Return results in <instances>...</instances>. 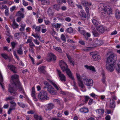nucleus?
<instances>
[{
  "label": "nucleus",
  "instance_id": "obj_37",
  "mask_svg": "<svg viewBox=\"0 0 120 120\" xmlns=\"http://www.w3.org/2000/svg\"><path fill=\"white\" fill-rule=\"evenodd\" d=\"M23 51L22 49V48L20 47L17 51V52L20 55H22L23 53Z\"/></svg>",
  "mask_w": 120,
  "mask_h": 120
},
{
  "label": "nucleus",
  "instance_id": "obj_30",
  "mask_svg": "<svg viewBox=\"0 0 120 120\" xmlns=\"http://www.w3.org/2000/svg\"><path fill=\"white\" fill-rule=\"evenodd\" d=\"M1 56L4 59L6 60H7L8 59L10 58L7 55V54H2Z\"/></svg>",
  "mask_w": 120,
  "mask_h": 120
},
{
  "label": "nucleus",
  "instance_id": "obj_42",
  "mask_svg": "<svg viewBox=\"0 0 120 120\" xmlns=\"http://www.w3.org/2000/svg\"><path fill=\"white\" fill-rule=\"evenodd\" d=\"M61 39L64 41L65 42L66 38L64 35L63 34H62L61 35Z\"/></svg>",
  "mask_w": 120,
  "mask_h": 120
},
{
  "label": "nucleus",
  "instance_id": "obj_29",
  "mask_svg": "<svg viewBox=\"0 0 120 120\" xmlns=\"http://www.w3.org/2000/svg\"><path fill=\"white\" fill-rule=\"evenodd\" d=\"M53 10H52L51 8L50 7L48 9L47 12L49 15H53Z\"/></svg>",
  "mask_w": 120,
  "mask_h": 120
},
{
  "label": "nucleus",
  "instance_id": "obj_20",
  "mask_svg": "<svg viewBox=\"0 0 120 120\" xmlns=\"http://www.w3.org/2000/svg\"><path fill=\"white\" fill-rule=\"evenodd\" d=\"M47 80L51 84L53 85L54 86L56 89L57 90H59V89L58 87L56 84L49 79H48Z\"/></svg>",
  "mask_w": 120,
  "mask_h": 120
},
{
  "label": "nucleus",
  "instance_id": "obj_17",
  "mask_svg": "<svg viewBox=\"0 0 120 120\" xmlns=\"http://www.w3.org/2000/svg\"><path fill=\"white\" fill-rule=\"evenodd\" d=\"M10 102L11 104L10 108L12 109L13 110H15L16 105V103L13 101H11Z\"/></svg>",
  "mask_w": 120,
  "mask_h": 120
},
{
  "label": "nucleus",
  "instance_id": "obj_9",
  "mask_svg": "<svg viewBox=\"0 0 120 120\" xmlns=\"http://www.w3.org/2000/svg\"><path fill=\"white\" fill-rule=\"evenodd\" d=\"M56 59V58L54 54L52 53H50L49 54V56L47 60L48 61L50 62L52 60L55 61Z\"/></svg>",
  "mask_w": 120,
  "mask_h": 120
},
{
  "label": "nucleus",
  "instance_id": "obj_27",
  "mask_svg": "<svg viewBox=\"0 0 120 120\" xmlns=\"http://www.w3.org/2000/svg\"><path fill=\"white\" fill-rule=\"evenodd\" d=\"M68 76L72 80H73V82L74 83L73 86L75 88H76L77 87L76 86V83L75 81V79L74 77L72 76L71 73V76L70 77L69 76Z\"/></svg>",
  "mask_w": 120,
  "mask_h": 120
},
{
  "label": "nucleus",
  "instance_id": "obj_16",
  "mask_svg": "<svg viewBox=\"0 0 120 120\" xmlns=\"http://www.w3.org/2000/svg\"><path fill=\"white\" fill-rule=\"evenodd\" d=\"M98 31L100 33H103L105 31V29L102 26H99L97 28Z\"/></svg>",
  "mask_w": 120,
  "mask_h": 120
},
{
  "label": "nucleus",
  "instance_id": "obj_61",
  "mask_svg": "<svg viewBox=\"0 0 120 120\" xmlns=\"http://www.w3.org/2000/svg\"><path fill=\"white\" fill-rule=\"evenodd\" d=\"M44 84L45 86H48L49 85V83L47 81H45L44 82Z\"/></svg>",
  "mask_w": 120,
  "mask_h": 120
},
{
  "label": "nucleus",
  "instance_id": "obj_10",
  "mask_svg": "<svg viewBox=\"0 0 120 120\" xmlns=\"http://www.w3.org/2000/svg\"><path fill=\"white\" fill-rule=\"evenodd\" d=\"M92 59L94 61H96L97 60H99L100 59V55L94 52H92Z\"/></svg>",
  "mask_w": 120,
  "mask_h": 120
},
{
  "label": "nucleus",
  "instance_id": "obj_43",
  "mask_svg": "<svg viewBox=\"0 0 120 120\" xmlns=\"http://www.w3.org/2000/svg\"><path fill=\"white\" fill-rule=\"evenodd\" d=\"M11 44L12 47V49H13L15 48V45H16V43L13 42H11Z\"/></svg>",
  "mask_w": 120,
  "mask_h": 120
},
{
  "label": "nucleus",
  "instance_id": "obj_12",
  "mask_svg": "<svg viewBox=\"0 0 120 120\" xmlns=\"http://www.w3.org/2000/svg\"><path fill=\"white\" fill-rule=\"evenodd\" d=\"M8 67L14 73H17L16 68L15 66L13 65H8Z\"/></svg>",
  "mask_w": 120,
  "mask_h": 120
},
{
  "label": "nucleus",
  "instance_id": "obj_25",
  "mask_svg": "<svg viewBox=\"0 0 120 120\" xmlns=\"http://www.w3.org/2000/svg\"><path fill=\"white\" fill-rule=\"evenodd\" d=\"M53 8L56 10L58 11L60 8V6L59 4H56L53 5Z\"/></svg>",
  "mask_w": 120,
  "mask_h": 120
},
{
  "label": "nucleus",
  "instance_id": "obj_33",
  "mask_svg": "<svg viewBox=\"0 0 120 120\" xmlns=\"http://www.w3.org/2000/svg\"><path fill=\"white\" fill-rule=\"evenodd\" d=\"M66 31L69 33H71L73 31V29L72 27H70L67 29Z\"/></svg>",
  "mask_w": 120,
  "mask_h": 120
},
{
  "label": "nucleus",
  "instance_id": "obj_28",
  "mask_svg": "<svg viewBox=\"0 0 120 120\" xmlns=\"http://www.w3.org/2000/svg\"><path fill=\"white\" fill-rule=\"evenodd\" d=\"M48 110H51L54 107V105L53 104L49 103L47 106Z\"/></svg>",
  "mask_w": 120,
  "mask_h": 120
},
{
  "label": "nucleus",
  "instance_id": "obj_23",
  "mask_svg": "<svg viewBox=\"0 0 120 120\" xmlns=\"http://www.w3.org/2000/svg\"><path fill=\"white\" fill-rule=\"evenodd\" d=\"M79 15L82 17L83 18H86V15L85 12L82 10H81L79 13Z\"/></svg>",
  "mask_w": 120,
  "mask_h": 120
},
{
  "label": "nucleus",
  "instance_id": "obj_7",
  "mask_svg": "<svg viewBox=\"0 0 120 120\" xmlns=\"http://www.w3.org/2000/svg\"><path fill=\"white\" fill-rule=\"evenodd\" d=\"M78 31L80 32V33L84 35L85 37V38L86 39V40H88V38L90 36V34L89 33L87 32H86L84 30H80V27L78 28Z\"/></svg>",
  "mask_w": 120,
  "mask_h": 120
},
{
  "label": "nucleus",
  "instance_id": "obj_35",
  "mask_svg": "<svg viewBox=\"0 0 120 120\" xmlns=\"http://www.w3.org/2000/svg\"><path fill=\"white\" fill-rule=\"evenodd\" d=\"M102 81L103 83H105V74L104 73H102Z\"/></svg>",
  "mask_w": 120,
  "mask_h": 120
},
{
  "label": "nucleus",
  "instance_id": "obj_51",
  "mask_svg": "<svg viewBox=\"0 0 120 120\" xmlns=\"http://www.w3.org/2000/svg\"><path fill=\"white\" fill-rule=\"evenodd\" d=\"M22 1L23 4L24 6H26L28 5V3L25 1V0H23Z\"/></svg>",
  "mask_w": 120,
  "mask_h": 120
},
{
  "label": "nucleus",
  "instance_id": "obj_26",
  "mask_svg": "<svg viewBox=\"0 0 120 120\" xmlns=\"http://www.w3.org/2000/svg\"><path fill=\"white\" fill-rule=\"evenodd\" d=\"M12 26L14 29L18 28L19 26V25L15 22V20H13Z\"/></svg>",
  "mask_w": 120,
  "mask_h": 120
},
{
  "label": "nucleus",
  "instance_id": "obj_24",
  "mask_svg": "<svg viewBox=\"0 0 120 120\" xmlns=\"http://www.w3.org/2000/svg\"><path fill=\"white\" fill-rule=\"evenodd\" d=\"M95 45L97 46H99L103 44V42L101 40H96L95 42Z\"/></svg>",
  "mask_w": 120,
  "mask_h": 120
},
{
  "label": "nucleus",
  "instance_id": "obj_5",
  "mask_svg": "<svg viewBox=\"0 0 120 120\" xmlns=\"http://www.w3.org/2000/svg\"><path fill=\"white\" fill-rule=\"evenodd\" d=\"M59 65L63 72L66 71L68 76L70 77L71 76V72L70 70L68 68V66L66 63L61 60L60 61Z\"/></svg>",
  "mask_w": 120,
  "mask_h": 120
},
{
  "label": "nucleus",
  "instance_id": "obj_58",
  "mask_svg": "<svg viewBox=\"0 0 120 120\" xmlns=\"http://www.w3.org/2000/svg\"><path fill=\"white\" fill-rule=\"evenodd\" d=\"M29 114H33L34 113L33 111L32 110L28 111L27 112Z\"/></svg>",
  "mask_w": 120,
  "mask_h": 120
},
{
  "label": "nucleus",
  "instance_id": "obj_22",
  "mask_svg": "<svg viewBox=\"0 0 120 120\" xmlns=\"http://www.w3.org/2000/svg\"><path fill=\"white\" fill-rule=\"evenodd\" d=\"M79 110L81 112L84 113L87 112L88 111V109L87 108H81Z\"/></svg>",
  "mask_w": 120,
  "mask_h": 120
},
{
  "label": "nucleus",
  "instance_id": "obj_15",
  "mask_svg": "<svg viewBox=\"0 0 120 120\" xmlns=\"http://www.w3.org/2000/svg\"><path fill=\"white\" fill-rule=\"evenodd\" d=\"M110 101L109 107L111 108H114L115 106V101L113 99H111Z\"/></svg>",
  "mask_w": 120,
  "mask_h": 120
},
{
  "label": "nucleus",
  "instance_id": "obj_59",
  "mask_svg": "<svg viewBox=\"0 0 120 120\" xmlns=\"http://www.w3.org/2000/svg\"><path fill=\"white\" fill-rule=\"evenodd\" d=\"M21 20V17H18L17 19V21L18 22H19Z\"/></svg>",
  "mask_w": 120,
  "mask_h": 120
},
{
  "label": "nucleus",
  "instance_id": "obj_14",
  "mask_svg": "<svg viewBox=\"0 0 120 120\" xmlns=\"http://www.w3.org/2000/svg\"><path fill=\"white\" fill-rule=\"evenodd\" d=\"M31 95L33 98L34 101H37V99L36 98L35 94V91L34 87H33L32 88V91L31 92Z\"/></svg>",
  "mask_w": 120,
  "mask_h": 120
},
{
  "label": "nucleus",
  "instance_id": "obj_55",
  "mask_svg": "<svg viewBox=\"0 0 120 120\" xmlns=\"http://www.w3.org/2000/svg\"><path fill=\"white\" fill-rule=\"evenodd\" d=\"M5 15H9V12L8 10V9H6L5 11Z\"/></svg>",
  "mask_w": 120,
  "mask_h": 120
},
{
  "label": "nucleus",
  "instance_id": "obj_45",
  "mask_svg": "<svg viewBox=\"0 0 120 120\" xmlns=\"http://www.w3.org/2000/svg\"><path fill=\"white\" fill-rule=\"evenodd\" d=\"M117 65L118 67V71L119 73H120V60L117 64Z\"/></svg>",
  "mask_w": 120,
  "mask_h": 120
},
{
  "label": "nucleus",
  "instance_id": "obj_54",
  "mask_svg": "<svg viewBox=\"0 0 120 120\" xmlns=\"http://www.w3.org/2000/svg\"><path fill=\"white\" fill-rule=\"evenodd\" d=\"M85 102H87L88 100L90 99L89 97L87 96H86L85 97Z\"/></svg>",
  "mask_w": 120,
  "mask_h": 120
},
{
  "label": "nucleus",
  "instance_id": "obj_52",
  "mask_svg": "<svg viewBox=\"0 0 120 120\" xmlns=\"http://www.w3.org/2000/svg\"><path fill=\"white\" fill-rule=\"evenodd\" d=\"M13 99V98L12 97H10L6 98L5 99V100L7 101L8 100H11Z\"/></svg>",
  "mask_w": 120,
  "mask_h": 120
},
{
  "label": "nucleus",
  "instance_id": "obj_57",
  "mask_svg": "<svg viewBox=\"0 0 120 120\" xmlns=\"http://www.w3.org/2000/svg\"><path fill=\"white\" fill-rule=\"evenodd\" d=\"M32 42V40L31 39H28L27 40V42H26V43H31Z\"/></svg>",
  "mask_w": 120,
  "mask_h": 120
},
{
  "label": "nucleus",
  "instance_id": "obj_41",
  "mask_svg": "<svg viewBox=\"0 0 120 120\" xmlns=\"http://www.w3.org/2000/svg\"><path fill=\"white\" fill-rule=\"evenodd\" d=\"M92 22L95 25H97L98 24V22L96 19H93L92 21Z\"/></svg>",
  "mask_w": 120,
  "mask_h": 120
},
{
  "label": "nucleus",
  "instance_id": "obj_32",
  "mask_svg": "<svg viewBox=\"0 0 120 120\" xmlns=\"http://www.w3.org/2000/svg\"><path fill=\"white\" fill-rule=\"evenodd\" d=\"M54 88L51 85H49L47 87V91L49 93L52 89H53Z\"/></svg>",
  "mask_w": 120,
  "mask_h": 120
},
{
  "label": "nucleus",
  "instance_id": "obj_4",
  "mask_svg": "<svg viewBox=\"0 0 120 120\" xmlns=\"http://www.w3.org/2000/svg\"><path fill=\"white\" fill-rule=\"evenodd\" d=\"M101 8L102 14L105 18H107L111 14L112 9L109 6L102 4L101 5Z\"/></svg>",
  "mask_w": 120,
  "mask_h": 120
},
{
  "label": "nucleus",
  "instance_id": "obj_56",
  "mask_svg": "<svg viewBox=\"0 0 120 120\" xmlns=\"http://www.w3.org/2000/svg\"><path fill=\"white\" fill-rule=\"evenodd\" d=\"M117 32L116 30H115L111 33V35H113L116 34H117Z\"/></svg>",
  "mask_w": 120,
  "mask_h": 120
},
{
  "label": "nucleus",
  "instance_id": "obj_1",
  "mask_svg": "<svg viewBox=\"0 0 120 120\" xmlns=\"http://www.w3.org/2000/svg\"><path fill=\"white\" fill-rule=\"evenodd\" d=\"M11 79L13 82L9 85L8 91L12 94H15L18 88L20 91H23L21 86V84L19 81V76L17 75H15L12 76Z\"/></svg>",
  "mask_w": 120,
  "mask_h": 120
},
{
  "label": "nucleus",
  "instance_id": "obj_2",
  "mask_svg": "<svg viewBox=\"0 0 120 120\" xmlns=\"http://www.w3.org/2000/svg\"><path fill=\"white\" fill-rule=\"evenodd\" d=\"M76 76L78 81V84L79 86L83 88L85 86L83 84V82L82 80L83 79L84 84L87 86H92L93 84V81L91 79H88L86 77H82L79 74L76 73Z\"/></svg>",
  "mask_w": 120,
  "mask_h": 120
},
{
  "label": "nucleus",
  "instance_id": "obj_34",
  "mask_svg": "<svg viewBox=\"0 0 120 120\" xmlns=\"http://www.w3.org/2000/svg\"><path fill=\"white\" fill-rule=\"evenodd\" d=\"M17 103L19 106L23 108H24L25 106V105L22 102H18Z\"/></svg>",
  "mask_w": 120,
  "mask_h": 120
},
{
  "label": "nucleus",
  "instance_id": "obj_40",
  "mask_svg": "<svg viewBox=\"0 0 120 120\" xmlns=\"http://www.w3.org/2000/svg\"><path fill=\"white\" fill-rule=\"evenodd\" d=\"M41 30L40 26H37L35 28V31L40 32Z\"/></svg>",
  "mask_w": 120,
  "mask_h": 120
},
{
  "label": "nucleus",
  "instance_id": "obj_6",
  "mask_svg": "<svg viewBox=\"0 0 120 120\" xmlns=\"http://www.w3.org/2000/svg\"><path fill=\"white\" fill-rule=\"evenodd\" d=\"M38 98L41 100H47L49 99L48 97L47 92L46 91L41 90L38 95Z\"/></svg>",
  "mask_w": 120,
  "mask_h": 120
},
{
  "label": "nucleus",
  "instance_id": "obj_44",
  "mask_svg": "<svg viewBox=\"0 0 120 120\" xmlns=\"http://www.w3.org/2000/svg\"><path fill=\"white\" fill-rule=\"evenodd\" d=\"M7 7V6L5 5H2L0 6V8L1 9H5Z\"/></svg>",
  "mask_w": 120,
  "mask_h": 120
},
{
  "label": "nucleus",
  "instance_id": "obj_50",
  "mask_svg": "<svg viewBox=\"0 0 120 120\" xmlns=\"http://www.w3.org/2000/svg\"><path fill=\"white\" fill-rule=\"evenodd\" d=\"M16 7L15 6H14L13 7H11L10 8V11L11 12H12L15 9Z\"/></svg>",
  "mask_w": 120,
  "mask_h": 120
},
{
  "label": "nucleus",
  "instance_id": "obj_18",
  "mask_svg": "<svg viewBox=\"0 0 120 120\" xmlns=\"http://www.w3.org/2000/svg\"><path fill=\"white\" fill-rule=\"evenodd\" d=\"M115 16L117 19L120 18V12L118 10H116L115 11Z\"/></svg>",
  "mask_w": 120,
  "mask_h": 120
},
{
  "label": "nucleus",
  "instance_id": "obj_21",
  "mask_svg": "<svg viewBox=\"0 0 120 120\" xmlns=\"http://www.w3.org/2000/svg\"><path fill=\"white\" fill-rule=\"evenodd\" d=\"M93 34L94 36L95 37L98 36L99 35V34L98 33L96 29L94 30L93 29L92 31Z\"/></svg>",
  "mask_w": 120,
  "mask_h": 120
},
{
  "label": "nucleus",
  "instance_id": "obj_64",
  "mask_svg": "<svg viewBox=\"0 0 120 120\" xmlns=\"http://www.w3.org/2000/svg\"><path fill=\"white\" fill-rule=\"evenodd\" d=\"M22 14V13L21 11H18L17 14V15L18 16H21Z\"/></svg>",
  "mask_w": 120,
  "mask_h": 120
},
{
  "label": "nucleus",
  "instance_id": "obj_63",
  "mask_svg": "<svg viewBox=\"0 0 120 120\" xmlns=\"http://www.w3.org/2000/svg\"><path fill=\"white\" fill-rule=\"evenodd\" d=\"M93 102V100L92 99H90L89 100L88 102V104L90 105L92 104V103Z\"/></svg>",
  "mask_w": 120,
  "mask_h": 120
},
{
  "label": "nucleus",
  "instance_id": "obj_11",
  "mask_svg": "<svg viewBox=\"0 0 120 120\" xmlns=\"http://www.w3.org/2000/svg\"><path fill=\"white\" fill-rule=\"evenodd\" d=\"M45 66H42L41 67H39L38 68V71L41 73H43L45 74L46 73V71L45 70Z\"/></svg>",
  "mask_w": 120,
  "mask_h": 120
},
{
  "label": "nucleus",
  "instance_id": "obj_8",
  "mask_svg": "<svg viewBox=\"0 0 120 120\" xmlns=\"http://www.w3.org/2000/svg\"><path fill=\"white\" fill-rule=\"evenodd\" d=\"M59 76L60 80L62 81L65 82L66 81V77L64 75L62 74L61 71L58 69L57 70Z\"/></svg>",
  "mask_w": 120,
  "mask_h": 120
},
{
  "label": "nucleus",
  "instance_id": "obj_39",
  "mask_svg": "<svg viewBox=\"0 0 120 120\" xmlns=\"http://www.w3.org/2000/svg\"><path fill=\"white\" fill-rule=\"evenodd\" d=\"M82 3L83 5L85 7L88 5V2L85 1H82Z\"/></svg>",
  "mask_w": 120,
  "mask_h": 120
},
{
  "label": "nucleus",
  "instance_id": "obj_3",
  "mask_svg": "<svg viewBox=\"0 0 120 120\" xmlns=\"http://www.w3.org/2000/svg\"><path fill=\"white\" fill-rule=\"evenodd\" d=\"M117 59V56L113 54L110 55L107 58L106 62V68L107 70L110 72L113 71L114 69V63Z\"/></svg>",
  "mask_w": 120,
  "mask_h": 120
},
{
  "label": "nucleus",
  "instance_id": "obj_36",
  "mask_svg": "<svg viewBox=\"0 0 120 120\" xmlns=\"http://www.w3.org/2000/svg\"><path fill=\"white\" fill-rule=\"evenodd\" d=\"M49 93L52 95H56L57 94V92L56 91L54 90V89L52 90Z\"/></svg>",
  "mask_w": 120,
  "mask_h": 120
},
{
  "label": "nucleus",
  "instance_id": "obj_38",
  "mask_svg": "<svg viewBox=\"0 0 120 120\" xmlns=\"http://www.w3.org/2000/svg\"><path fill=\"white\" fill-rule=\"evenodd\" d=\"M53 48L56 50L58 51V52H61V50L60 48L59 47H56L55 46H53Z\"/></svg>",
  "mask_w": 120,
  "mask_h": 120
},
{
  "label": "nucleus",
  "instance_id": "obj_62",
  "mask_svg": "<svg viewBox=\"0 0 120 120\" xmlns=\"http://www.w3.org/2000/svg\"><path fill=\"white\" fill-rule=\"evenodd\" d=\"M105 119L106 120H110V117L109 115H108L105 117Z\"/></svg>",
  "mask_w": 120,
  "mask_h": 120
},
{
  "label": "nucleus",
  "instance_id": "obj_60",
  "mask_svg": "<svg viewBox=\"0 0 120 120\" xmlns=\"http://www.w3.org/2000/svg\"><path fill=\"white\" fill-rule=\"evenodd\" d=\"M32 35L34 37L37 38L38 39H39V38H40V36H38V35H35L32 34Z\"/></svg>",
  "mask_w": 120,
  "mask_h": 120
},
{
  "label": "nucleus",
  "instance_id": "obj_47",
  "mask_svg": "<svg viewBox=\"0 0 120 120\" xmlns=\"http://www.w3.org/2000/svg\"><path fill=\"white\" fill-rule=\"evenodd\" d=\"M65 19L66 21L68 22H70L71 20V18L68 17L65 18Z\"/></svg>",
  "mask_w": 120,
  "mask_h": 120
},
{
  "label": "nucleus",
  "instance_id": "obj_46",
  "mask_svg": "<svg viewBox=\"0 0 120 120\" xmlns=\"http://www.w3.org/2000/svg\"><path fill=\"white\" fill-rule=\"evenodd\" d=\"M69 61L70 63L72 65L74 66V62L73 61V59L72 58L69 60Z\"/></svg>",
  "mask_w": 120,
  "mask_h": 120
},
{
  "label": "nucleus",
  "instance_id": "obj_49",
  "mask_svg": "<svg viewBox=\"0 0 120 120\" xmlns=\"http://www.w3.org/2000/svg\"><path fill=\"white\" fill-rule=\"evenodd\" d=\"M44 21L46 25H49L50 24V21L49 20H44Z\"/></svg>",
  "mask_w": 120,
  "mask_h": 120
},
{
  "label": "nucleus",
  "instance_id": "obj_19",
  "mask_svg": "<svg viewBox=\"0 0 120 120\" xmlns=\"http://www.w3.org/2000/svg\"><path fill=\"white\" fill-rule=\"evenodd\" d=\"M41 3L42 4L48 5L50 4V2L48 0H41Z\"/></svg>",
  "mask_w": 120,
  "mask_h": 120
},
{
  "label": "nucleus",
  "instance_id": "obj_48",
  "mask_svg": "<svg viewBox=\"0 0 120 120\" xmlns=\"http://www.w3.org/2000/svg\"><path fill=\"white\" fill-rule=\"evenodd\" d=\"M69 4L70 5H72V4L73 3L72 0H67Z\"/></svg>",
  "mask_w": 120,
  "mask_h": 120
},
{
  "label": "nucleus",
  "instance_id": "obj_53",
  "mask_svg": "<svg viewBox=\"0 0 120 120\" xmlns=\"http://www.w3.org/2000/svg\"><path fill=\"white\" fill-rule=\"evenodd\" d=\"M13 54L15 56L16 58H17V59H19V57L17 56V54H16V52L15 51H14L13 52Z\"/></svg>",
  "mask_w": 120,
  "mask_h": 120
},
{
  "label": "nucleus",
  "instance_id": "obj_13",
  "mask_svg": "<svg viewBox=\"0 0 120 120\" xmlns=\"http://www.w3.org/2000/svg\"><path fill=\"white\" fill-rule=\"evenodd\" d=\"M85 67L87 69L91 70L93 72H95L96 70L94 67L92 66H89L87 65H85Z\"/></svg>",
  "mask_w": 120,
  "mask_h": 120
},
{
  "label": "nucleus",
  "instance_id": "obj_31",
  "mask_svg": "<svg viewBox=\"0 0 120 120\" xmlns=\"http://www.w3.org/2000/svg\"><path fill=\"white\" fill-rule=\"evenodd\" d=\"M96 112L100 114H102L104 112V110L103 109H98L96 110Z\"/></svg>",
  "mask_w": 120,
  "mask_h": 120
}]
</instances>
